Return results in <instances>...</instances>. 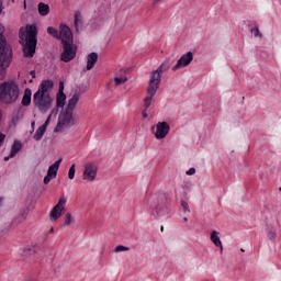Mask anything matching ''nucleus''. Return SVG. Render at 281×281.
Masks as SVG:
<instances>
[{
	"mask_svg": "<svg viewBox=\"0 0 281 281\" xmlns=\"http://www.w3.org/2000/svg\"><path fill=\"white\" fill-rule=\"evenodd\" d=\"M79 101L80 87H77L75 93L68 100L66 109L60 111L57 125L54 128V133H63V131H69L71 126H76V120H74V111H76V106H78Z\"/></svg>",
	"mask_w": 281,
	"mask_h": 281,
	"instance_id": "1",
	"label": "nucleus"
},
{
	"mask_svg": "<svg viewBox=\"0 0 281 281\" xmlns=\"http://www.w3.org/2000/svg\"><path fill=\"white\" fill-rule=\"evenodd\" d=\"M20 43L23 46L24 58H34L36 45H38V27L36 24H26L25 29L19 31Z\"/></svg>",
	"mask_w": 281,
	"mask_h": 281,
	"instance_id": "2",
	"label": "nucleus"
},
{
	"mask_svg": "<svg viewBox=\"0 0 281 281\" xmlns=\"http://www.w3.org/2000/svg\"><path fill=\"white\" fill-rule=\"evenodd\" d=\"M49 89H54V81L45 79L40 83L37 91L33 94V104L43 115L52 109V104L54 103V99L49 95Z\"/></svg>",
	"mask_w": 281,
	"mask_h": 281,
	"instance_id": "3",
	"label": "nucleus"
},
{
	"mask_svg": "<svg viewBox=\"0 0 281 281\" xmlns=\"http://www.w3.org/2000/svg\"><path fill=\"white\" fill-rule=\"evenodd\" d=\"M149 205L151 209V218H159V216L170 214V202L168 201V195L165 192H158L150 195Z\"/></svg>",
	"mask_w": 281,
	"mask_h": 281,
	"instance_id": "4",
	"label": "nucleus"
},
{
	"mask_svg": "<svg viewBox=\"0 0 281 281\" xmlns=\"http://www.w3.org/2000/svg\"><path fill=\"white\" fill-rule=\"evenodd\" d=\"M21 95V89L14 81H3L0 83V102L3 104H14Z\"/></svg>",
	"mask_w": 281,
	"mask_h": 281,
	"instance_id": "5",
	"label": "nucleus"
},
{
	"mask_svg": "<svg viewBox=\"0 0 281 281\" xmlns=\"http://www.w3.org/2000/svg\"><path fill=\"white\" fill-rule=\"evenodd\" d=\"M170 65H172V61L170 59H167L156 70L151 71V77L148 85L149 93H151V95L157 93L159 85H161V75L164 74V71H168V69H170Z\"/></svg>",
	"mask_w": 281,
	"mask_h": 281,
	"instance_id": "6",
	"label": "nucleus"
},
{
	"mask_svg": "<svg viewBox=\"0 0 281 281\" xmlns=\"http://www.w3.org/2000/svg\"><path fill=\"white\" fill-rule=\"evenodd\" d=\"M21 258L24 260H32L33 262H38L43 258V248L38 245H30L20 251Z\"/></svg>",
	"mask_w": 281,
	"mask_h": 281,
	"instance_id": "7",
	"label": "nucleus"
},
{
	"mask_svg": "<svg viewBox=\"0 0 281 281\" xmlns=\"http://www.w3.org/2000/svg\"><path fill=\"white\" fill-rule=\"evenodd\" d=\"M63 52L60 54L61 63H71L74 58H76V54H78V46L74 44V42L64 41L61 43Z\"/></svg>",
	"mask_w": 281,
	"mask_h": 281,
	"instance_id": "8",
	"label": "nucleus"
},
{
	"mask_svg": "<svg viewBox=\"0 0 281 281\" xmlns=\"http://www.w3.org/2000/svg\"><path fill=\"white\" fill-rule=\"evenodd\" d=\"M3 12V0H0V14ZM5 32V26L0 24V52L2 54H7L8 56H12V46L8 44V40L3 33Z\"/></svg>",
	"mask_w": 281,
	"mask_h": 281,
	"instance_id": "9",
	"label": "nucleus"
},
{
	"mask_svg": "<svg viewBox=\"0 0 281 281\" xmlns=\"http://www.w3.org/2000/svg\"><path fill=\"white\" fill-rule=\"evenodd\" d=\"M65 205H67V198H59L58 203L50 211V221H58L63 216V212H65Z\"/></svg>",
	"mask_w": 281,
	"mask_h": 281,
	"instance_id": "10",
	"label": "nucleus"
},
{
	"mask_svg": "<svg viewBox=\"0 0 281 281\" xmlns=\"http://www.w3.org/2000/svg\"><path fill=\"white\" fill-rule=\"evenodd\" d=\"M194 60V53L189 50L183 54L178 60L177 64L172 67V71H177L183 67H188Z\"/></svg>",
	"mask_w": 281,
	"mask_h": 281,
	"instance_id": "11",
	"label": "nucleus"
},
{
	"mask_svg": "<svg viewBox=\"0 0 281 281\" xmlns=\"http://www.w3.org/2000/svg\"><path fill=\"white\" fill-rule=\"evenodd\" d=\"M12 63V56L0 52V80H5L8 67Z\"/></svg>",
	"mask_w": 281,
	"mask_h": 281,
	"instance_id": "12",
	"label": "nucleus"
},
{
	"mask_svg": "<svg viewBox=\"0 0 281 281\" xmlns=\"http://www.w3.org/2000/svg\"><path fill=\"white\" fill-rule=\"evenodd\" d=\"M168 133H170V124L168 122L162 121L156 124V139H166Z\"/></svg>",
	"mask_w": 281,
	"mask_h": 281,
	"instance_id": "13",
	"label": "nucleus"
},
{
	"mask_svg": "<svg viewBox=\"0 0 281 281\" xmlns=\"http://www.w3.org/2000/svg\"><path fill=\"white\" fill-rule=\"evenodd\" d=\"M65 102H67V94H65V81H59V89L56 94L57 109H65Z\"/></svg>",
	"mask_w": 281,
	"mask_h": 281,
	"instance_id": "14",
	"label": "nucleus"
},
{
	"mask_svg": "<svg viewBox=\"0 0 281 281\" xmlns=\"http://www.w3.org/2000/svg\"><path fill=\"white\" fill-rule=\"evenodd\" d=\"M59 29V38H61V44L64 41H66V43H74V33L71 32V29L64 23L60 24Z\"/></svg>",
	"mask_w": 281,
	"mask_h": 281,
	"instance_id": "15",
	"label": "nucleus"
},
{
	"mask_svg": "<svg viewBox=\"0 0 281 281\" xmlns=\"http://www.w3.org/2000/svg\"><path fill=\"white\" fill-rule=\"evenodd\" d=\"M97 177H98V167L93 165H86L83 170V179H86V181H95Z\"/></svg>",
	"mask_w": 281,
	"mask_h": 281,
	"instance_id": "16",
	"label": "nucleus"
},
{
	"mask_svg": "<svg viewBox=\"0 0 281 281\" xmlns=\"http://www.w3.org/2000/svg\"><path fill=\"white\" fill-rule=\"evenodd\" d=\"M50 122H52V116H48V117L46 119V121L44 122V124L41 125V126L36 130L35 134H34V136H33V139H34L35 142H41V139H43V135H45V133H47V127L49 126V123H50Z\"/></svg>",
	"mask_w": 281,
	"mask_h": 281,
	"instance_id": "17",
	"label": "nucleus"
},
{
	"mask_svg": "<svg viewBox=\"0 0 281 281\" xmlns=\"http://www.w3.org/2000/svg\"><path fill=\"white\" fill-rule=\"evenodd\" d=\"M60 164H63V158L57 159L53 165L48 167V177H53V179H56V177H58V169L60 168Z\"/></svg>",
	"mask_w": 281,
	"mask_h": 281,
	"instance_id": "18",
	"label": "nucleus"
},
{
	"mask_svg": "<svg viewBox=\"0 0 281 281\" xmlns=\"http://www.w3.org/2000/svg\"><path fill=\"white\" fill-rule=\"evenodd\" d=\"M95 63H98V53L92 52L87 56V71H91L95 67Z\"/></svg>",
	"mask_w": 281,
	"mask_h": 281,
	"instance_id": "19",
	"label": "nucleus"
},
{
	"mask_svg": "<svg viewBox=\"0 0 281 281\" xmlns=\"http://www.w3.org/2000/svg\"><path fill=\"white\" fill-rule=\"evenodd\" d=\"M211 241L215 247H218L221 249V252H223V241H221V233L217 231H213L211 233Z\"/></svg>",
	"mask_w": 281,
	"mask_h": 281,
	"instance_id": "20",
	"label": "nucleus"
},
{
	"mask_svg": "<svg viewBox=\"0 0 281 281\" xmlns=\"http://www.w3.org/2000/svg\"><path fill=\"white\" fill-rule=\"evenodd\" d=\"M74 25H75L76 33L79 34L80 31L82 30V14L80 13V11L75 12Z\"/></svg>",
	"mask_w": 281,
	"mask_h": 281,
	"instance_id": "21",
	"label": "nucleus"
},
{
	"mask_svg": "<svg viewBox=\"0 0 281 281\" xmlns=\"http://www.w3.org/2000/svg\"><path fill=\"white\" fill-rule=\"evenodd\" d=\"M21 104L22 106H30L32 104V89L26 88L24 90Z\"/></svg>",
	"mask_w": 281,
	"mask_h": 281,
	"instance_id": "22",
	"label": "nucleus"
},
{
	"mask_svg": "<svg viewBox=\"0 0 281 281\" xmlns=\"http://www.w3.org/2000/svg\"><path fill=\"white\" fill-rule=\"evenodd\" d=\"M37 12L40 16H47V14H49V4L45 2H40L37 4Z\"/></svg>",
	"mask_w": 281,
	"mask_h": 281,
	"instance_id": "23",
	"label": "nucleus"
},
{
	"mask_svg": "<svg viewBox=\"0 0 281 281\" xmlns=\"http://www.w3.org/2000/svg\"><path fill=\"white\" fill-rule=\"evenodd\" d=\"M21 148H23V144L20 140H14L11 146L10 157H16Z\"/></svg>",
	"mask_w": 281,
	"mask_h": 281,
	"instance_id": "24",
	"label": "nucleus"
},
{
	"mask_svg": "<svg viewBox=\"0 0 281 281\" xmlns=\"http://www.w3.org/2000/svg\"><path fill=\"white\" fill-rule=\"evenodd\" d=\"M149 89H150V86L147 87V93L149 94V97H146V98L144 99L146 111H148V109H150V104H151V102H153V98H155V95L157 94V92H155V93L153 94V92H150Z\"/></svg>",
	"mask_w": 281,
	"mask_h": 281,
	"instance_id": "25",
	"label": "nucleus"
},
{
	"mask_svg": "<svg viewBox=\"0 0 281 281\" xmlns=\"http://www.w3.org/2000/svg\"><path fill=\"white\" fill-rule=\"evenodd\" d=\"M21 120H23V115H21V108H19L16 111V114L13 115L11 119V124L16 126V124H19V122H21Z\"/></svg>",
	"mask_w": 281,
	"mask_h": 281,
	"instance_id": "26",
	"label": "nucleus"
},
{
	"mask_svg": "<svg viewBox=\"0 0 281 281\" xmlns=\"http://www.w3.org/2000/svg\"><path fill=\"white\" fill-rule=\"evenodd\" d=\"M47 34L53 36V38H60V35L58 34V30L54 29V26L47 27Z\"/></svg>",
	"mask_w": 281,
	"mask_h": 281,
	"instance_id": "27",
	"label": "nucleus"
},
{
	"mask_svg": "<svg viewBox=\"0 0 281 281\" xmlns=\"http://www.w3.org/2000/svg\"><path fill=\"white\" fill-rule=\"evenodd\" d=\"M250 33L255 36V38H262V33H260L258 25H255L252 29H250Z\"/></svg>",
	"mask_w": 281,
	"mask_h": 281,
	"instance_id": "28",
	"label": "nucleus"
},
{
	"mask_svg": "<svg viewBox=\"0 0 281 281\" xmlns=\"http://www.w3.org/2000/svg\"><path fill=\"white\" fill-rule=\"evenodd\" d=\"M75 178H76V164H72L68 171V179H70V181H72V179H75Z\"/></svg>",
	"mask_w": 281,
	"mask_h": 281,
	"instance_id": "29",
	"label": "nucleus"
},
{
	"mask_svg": "<svg viewBox=\"0 0 281 281\" xmlns=\"http://www.w3.org/2000/svg\"><path fill=\"white\" fill-rule=\"evenodd\" d=\"M114 82L116 87H120V85H124V82H128V78L126 77H115Z\"/></svg>",
	"mask_w": 281,
	"mask_h": 281,
	"instance_id": "30",
	"label": "nucleus"
},
{
	"mask_svg": "<svg viewBox=\"0 0 281 281\" xmlns=\"http://www.w3.org/2000/svg\"><path fill=\"white\" fill-rule=\"evenodd\" d=\"M121 251H131V248L126 247V246L119 245L113 250L114 254H120Z\"/></svg>",
	"mask_w": 281,
	"mask_h": 281,
	"instance_id": "31",
	"label": "nucleus"
},
{
	"mask_svg": "<svg viewBox=\"0 0 281 281\" xmlns=\"http://www.w3.org/2000/svg\"><path fill=\"white\" fill-rule=\"evenodd\" d=\"M181 206H182V210L183 212H190V204H188V202L186 200H181Z\"/></svg>",
	"mask_w": 281,
	"mask_h": 281,
	"instance_id": "32",
	"label": "nucleus"
},
{
	"mask_svg": "<svg viewBox=\"0 0 281 281\" xmlns=\"http://www.w3.org/2000/svg\"><path fill=\"white\" fill-rule=\"evenodd\" d=\"M67 225H71V213H67V214H66V221H65V223L61 225V227H67Z\"/></svg>",
	"mask_w": 281,
	"mask_h": 281,
	"instance_id": "33",
	"label": "nucleus"
},
{
	"mask_svg": "<svg viewBox=\"0 0 281 281\" xmlns=\"http://www.w3.org/2000/svg\"><path fill=\"white\" fill-rule=\"evenodd\" d=\"M267 236H268L269 240H276V232L273 229H269L267 232Z\"/></svg>",
	"mask_w": 281,
	"mask_h": 281,
	"instance_id": "34",
	"label": "nucleus"
},
{
	"mask_svg": "<svg viewBox=\"0 0 281 281\" xmlns=\"http://www.w3.org/2000/svg\"><path fill=\"white\" fill-rule=\"evenodd\" d=\"M186 175L192 177V175H196V168L191 167L189 170L186 171Z\"/></svg>",
	"mask_w": 281,
	"mask_h": 281,
	"instance_id": "35",
	"label": "nucleus"
},
{
	"mask_svg": "<svg viewBox=\"0 0 281 281\" xmlns=\"http://www.w3.org/2000/svg\"><path fill=\"white\" fill-rule=\"evenodd\" d=\"M52 179H55V178L46 173V176L44 177V184L47 186L49 181H52Z\"/></svg>",
	"mask_w": 281,
	"mask_h": 281,
	"instance_id": "36",
	"label": "nucleus"
},
{
	"mask_svg": "<svg viewBox=\"0 0 281 281\" xmlns=\"http://www.w3.org/2000/svg\"><path fill=\"white\" fill-rule=\"evenodd\" d=\"M58 105H56V108H54L52 111H50V114L48 115V117H52L53 115H58Z\"/></svg>",
	"mask_w": 281,
	"mask_h": 281,
	"instance_id": "37",
	"label": "nucleus"
},
{
	"mask_svg": "<svg viewBox=\"0 0 281 281\" xmlns=\"http://www.w3.org/2000/svg\"><path fill=\"white\" fill-rule=\"evenodd\" d=\"M5 142V134L0 132V146Z\"/></svg>",
	"mask_w": 281,
	"mask_h": 281,
	"instance_id": "38",
	"label": "nucleus"
},
{
	"mask_svg": "<svg viewBox=\"0 0 281 281\" xmlns=\"http://www.w3.org/2000/svg\"><path fill=\"white\" fill-rule=\"evenodd\" d=\"M147 111H148V110H146V109H144V110L142 111V115H143L144 120H146V117H148Z\"/></svg>",
	"mask_w": 281,
	"mask_h": 281,
	"instance_id": "39",
	"label": "nucleus"
},
{
	"mask_svg": "<svg viewBox=\"0 0 281 281\" xmlns=\"http://www.w3.org/2000/svg\"><path fill=\"white\" fill-rule=\"evenodd\" d=\"M30 76L31 78H36V70H31Z\"/></svg>",
	"mask_w": 281,
	"mask_h": 281,
	"instance_id": "40",
	"label": "nucleus"
},
{
	"mask_svg": "<svg viewBox=\"0 0 281 281\" xmlns=\"http://www.w3.org/2000/svg\"><path fill=\"white\" fill-rule=\"evenodd\" d=\"M14 158V156H10V154L8 156L4 157V161H10V159Z\"/></svg>",
	"mask_w": 281,
	"mask_h": 281,
	"instance_id": "41",
	"label": "nucleus"
},
{
	"mask_svg": "<svg viewBox=\"0 0 281 281\" xmlns=\"http://www.w3.org/2000/svg\"><path fill=\"white\" fill-rule=\"evenodd\" d=\"M35 124H36V122H34V121L31 123V126H32L31 133H34V126H35Z\"/></svg>",
	"mask_w": 281,
	"mask_h": 281,
	"instance_id": "42",
	"label": "nucleus"
},
{
	"mask_svg": "<svg viewBox=\"0 0 281 281\" xmlns=\"http://www.w3.org/2000/svg\"><path fill=\"white\" fill-rule=\"evenodd\" d=\"M23 4H24V10H27V1L26 0H24Z\"/></svg>",
	"mask_w": 281,
	"mask_h": 281,
	"instance_id": "43",
	"label": "nucleus"
},
{
	"mask_svg": "<svg viewBox=\"0 0 281 281\" xmlns=\"http://www.w3.org/2000/svg\"><path fill=\"white\" fill-rule=\"evenodd\" d=\"M22 216H23V218H26L27 213L24 212V213L22 214Z\"/></svg>",
	"mask_w": 281,
	"mask_h": 281,
	"instance_id": "44",
	"label": "nucleus"
},
{
	"mask_svg": "<svg viewBox=\"0 0 281 281\" xmlns=\"http://www.w3.org/2000/svg\"><path fill=\"white\" fill-rule=\"evenodd\" d=\"M184 223H188V217H183Z\"/></svg>",
	"mask_w": 281,
	"mask_h": 281,
	"instance_id": "45",
	"label": "nucleus"
},
{
	"mask_svg": "<svg viewBox=\"0 0 281 281\" xmlns=\"http://www.w3.org/2000/svg\"><path fill=\"white\" fill-rule=\"evenodd\" d=\"M1 203H3V198H0V206H1Z\"/></svg>",
	"mask_w": 281,
	"mask_h": 281,
	"instance_id": "46",
	"label": "nucleus"
},
{
	"mask_svg": "<svg viewBox=\"0 0 281 281\" xmlns=\"http://www.w3.org/2000/svg\"><path fill=\"white\" fill-rule=\"evenodd\" d=\"M49 234H54V228H50Z\"/></svg>",
	"mask_w": 281,
	"mask_h": 281,
	"instance_id": "47",
	"label": "nucleus"
},
{
	"mask_svg": "<svg viewBox=\"0 0 281 281\" xmlns=\"http://www.w3.org/2000/svg\"><path fill=\"white\" fill-rule=\"evenodd\" d=\"M26 281H37L36 279H29V280H26Z\"/></svg>",
	"mask_w": 281,
	"mask_h": 281,
	"instance_id": "48",
	"label": "nucleus"
},
{
	"mask_svg": "<svg viewBox=\"0 0 281 281\" xmlns=\"http://www.w3.org/2000/svg\"><path fill=\"white\" fill-rule=\"evenodd\" d=\"M159 1H161V0H155L154 3H159Z\"/></svg>",
	"mask_w": 281,
	"mask_h": 281,
	"instance_id": "49",
	"label": "nucleus"
},
{
	"mask_svg": "<svg viewBox=\"0 0 281 281\" xmlns=\"http://www.w3.org/2000/svg\"><path fill=\"white\" fill-rule=\"evenodd\" d=\"M160 231L164 232V226H161Z\"/></svg>",
	"mask_w": 281,
	"mask_h": 281,
	"instance_id": "50",
	"label": "nucleus"
},
{
	"mask_svg": "<svg viewBox=\"0 0 281 281\" xmlns=\"http://www.w3.org/2000/svg\"><path fill=\"white\" fill-rule=\"evenodd\" d=\"M151 131H155V126L151 127Z\"/></svg>",
	"mask_w": 281,
	"mask_h": 281,
	"instance_id": "51",
	"label": "nucleus"
},
{
	"mask_svg": "<svg viewBox=\"0 0 281 281\" xmlns=\"http://www.w3.org/2000/svg\"><path fill=\"white\" fill-rule=\"evenodd\" d=\"M12 1V3H14V0H11Z\"/></svg>",
	"mask_w": 281,
	"mask_h": 281,
	"instance_id": "52",
	"label": "nucleus"
},
{
	"mask_svg": "<svg viewBox=\"0 0 281 281\" xmlns=\"http://www.w3.org/2000/svg\"><path fill=\"white\" fill-rule=\"evenodd\" d=\"M30 82H33V80L31 79Z\"/></svg>",
	"mask_w": 281,
	"mask_h": 281,
	"instance_id": "53",
	"label": "nucleus"
}]
</instances>
